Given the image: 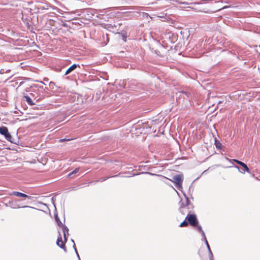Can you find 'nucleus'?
Here are the masks:
<instances>
[{"mask_svg":"<svg viewBox=\"0 0 260 260\" xmlns=\"http://www.w3.org/2000/svg\"><path fill=\"white\" fill-rule=\"evenodd\" d=\"M183 196H184L185 200V201H183L181 199L179 202V211L183 215H185L186 214L189 215L192 212L194 206L190 202L185 192H183Z\"/></svg>","mask_w":260,"mask_h":260,"instance_id":"1","label":"nucleus"},{"mask_svg":"<svg viewBox=\"0 0 260 260\" xmlns=\"http://www.w3.org/2000/svg\"><path fill=\"white\" fill-rule=\"evenodd\" d=\"M178 38L177 33L172 31L165 32L161 36V40L162 43L168 44V43L174 44Z\"/></svg>","mask_w":260,"mask_h":260,"instance_id":"2","label":"nucleus"},{"mask_svg":"<svg viewBox=\"0 0 260 260\" xmlns=\"http://www.w3.org/2000/svg\"><path fill=\"white\" fill-rule=\"evenodd\" d=\"M0 134L4 136L5 139L10 142L13 144L17 143V140L12 137L7 127L5 126L0 127Z\"/></svg>","mask_w":260,"mask_h":260,"instance_id":"3","label":"nucleus"},{"mask_svg":"<svg viewBox=\"0 0 260 260\" xmlns=\"http://www.w3.org/2000/svg\"><path fill=\"white\" fill-rule=\"evenodd\" d=\"M183 181V175L182 174H179L176 175H175L173 177L172 181L174 183L175 186L176 187L177 189L181 190V192L183 193V191L182 189V182Z\"/></svg>","mask_w":260,"mask_h":260,"instance_id":"4","label":"nucleus"},{"mask_svg":"<svg viewBox=\"0 0 260 260\" xmlns=\"http://www.w3.org/2000/svg\"><path fill=\"white\" fill-rule=\"evenodd\" d=\"M204 46L205 44H203V41L200 40L196 44H194L193 41L189 42L188 44L187 49L195 50L196 51H198L201 50Z\"/></svg>","mask_w":260,"mask_h":260,"instance_id":"5","label":"nucleus"},{"mask_svg":"<svg viewBox=\"0 0 260 260\" xmlns=\"http://www.w3.org/2000/svg\"><path fill=\"white\" fill-rule=\"evenodd\" d=\"M129 88L131 90H137L138 89H143L144 85L141 83H138L137 80L133 79L128 82Z\"/></svg>","mask_w":260,"mask_h":260,"instance_id":"6","label":"nucleus"},{"mask_svg":"<svg viewBox=\"0 0 260 260\" xmlns=\"http://www.w3.org/2000/svg\"><path fill=\"white\" fill-rule=\"evenodd\" d=\"M186 219H187L188 223L192 227H195V225H197L199 222L197 217L194 214L187 215Z\"/></svg>","mask_w":260,"mask_h":260,"instance_id":"7","label":"nucleus"},{"mask_svg":"<svg viewBox=\"0 0 260 260\" xmlns=\"http://www.w3.org/2000/svg\"><path fill=\"white\" fill-rule=\"evenodd\" d=\"M233 160L239 164V166H241L243 168L242 169H240L239 167L235 166V167L237 168L241 173H244L245 172H249V169L245 163L236 159H234Z\"/></svg>","mask_w":260,"mask_h":260,"instance_id":"8","label":"nucleus"},{"mask_svg":"<svg viewBox=\"0 0 260 260\" xmlns=\"http://www.w3.org/2000/svg\"><path fill=\"white\" fill-rule=\"evenodd\" d=\"M233 160L239 164V166H241L243 168L242 169H240L239 167L235 166V167L237 168L241 173H244L245 172H249V169L245 163L236 159H234Z\"/></svg>","mask_w":260,"mask_h":260,"instance_id":"9","label":"nucleus"},{"mask_svg":"<svg viewBox=\"0 0 260 260\" xmlns=\"http://www.w3.org/2000/svg\"><path fill=\"white\" fill-rule=\"evenodd\" d=\"M18 201H19V200H16L15 201H11L9 202L8 203L6 204V206H9L13 209H17L19 208H31L29 206H20L17 202Z\"/></svg>","mask_w":260,"mask_h":260,"instance_id":"10","label":"nucleus"},{"mask_svg":"<svg viewBox=\"0 0 260 260\" xmlns=\"http://www.w3.org/2000/svg\"><path fill=\"white\" fill-rule=\"evenodd\" d=\"M65 241L63 242L62 240V238L60 234L59 233V236L58 237L56 241V244L58 246H59L61 249H63L65 251H66V248L65 246Z\"/></svg>","mask_w":260,"mask_h":260,"instance_id":"11","label":"nucleus"},{"mask_svg":"<svg viewBox=\"0 0 260 260\" xmlns=\"http://www.w3.org/2000/svg\"><path fill=\"white\" fill-rule=\"evenodd\" d=\"M11 195L15 196H16V197H19L27 198L28 199H31V198H32L31 196H28V195H27V194H26L25 193H22V192H18V191H13L11 193Z\"/></svg>","mask_w":260,"mask_h":260,"instance_id":"12","label":"nucleus"},{"mask_svg":"<svg viewBox=\"0 0 260 260\" xmlns=\"http://www.w3.org/2000/svg\"><path fill=\"white\" fill-rule=\"evenodd\" d=\"M80 67L79 64H77L76 63L73 64L72 66H71L68 69V70L66 71L64 75H67L71 73L72 71L75 70L77 67Z\"/></svg>","mask_w":260,"mask_h":260,"instance_id":"13","label":"nucleus"},{"mask_svg":"<svg viewBox=\"0 0 260 260\" xmlns=\"http://www.w3.org/2000/svg\"><path fill=\"white\" fill-rule=\"evenodd\" d=\"M24 98L25 99L26 102L27 104L30 106H33L35 104L33 102L31 99L28 95H24Z\"/></svg>","mask_w":260,"mask_h":260,"instance_id":"14","label":"nucleus"},{"mask_svg":"<svg viewBox=\"0 0 260 260\" xmlns=\"http://www.w3.org/2000/svg\"><path fill=\"white\" fill-rule=\"evenodd\" d=\"M214 145L217 149H221L222 148L221 143L218 141L216 138L214 139Z\"/></svg>","mask_w":260,"mask_h":260,"instance_id":"15","label":"nucleus"},{"mask_svg":"<svg viewBox=\"0 0 260 260\" xmlns=\"http://www.w3.org/2000/svg\"><path fill=\"white\" fill-rule=\"evenodd\" d=\"M54 217H55V221L56 222L57 225L59 226H62L63 224L61 222V221L60 220L57 213L54 214Z\"/></svg>","mask_w":260,"mask_h":260,"instance_id":"16","label":"nucleus"},{"mask_svg":"<svg viewBox=\"0 0 260 260\" xmlns=\"http://www.w3.org/2000/svg\"><path fill=\"white\" fill-rule=\"evenodd\" d=\"M181 93L182 94H184L186 96V98L187 99H191L192 98L191 94L189 92L186 91H182L181 92Z\"/></svg>","mask_w":260,"mask_h":260,"instance_id":"17","label":"nucleus"},{"mask_svg":"<svg viewBox=\"0 0 260 260\" xmlns=\"http://www.w3.org/2000/svg\"><path fill=\"white\" fill-rule=\"evenodd\" d=\"M137 9H138V8L137 7H124L121 10H127L128 11H131V10H137Z\"/></svg>","mask_w":260,"mask_h":260,"instance_id":"18","label":"nucleus"},{"mask_svg":"<svg viewBox=\"0 0 260 260\" xmlns=\"http://www.w3.org/2000/svg\"><path fill=\"white\" fill-rule=\"evenodd\" d=\"M11 72V69L7 68H3L0 70V74H4L5 73H8Z\"/></svg>","mask_w":260,"mask_h":260,"instance_id":"19","label":"nucleus"},{"mask_svg":"<svg viewBox=\"0 0 260 260\" xmlns=\"http://www.w3.org/2000/svg\"><path fill=\"white\" fill-rule=\"evenodd\" d=\"M188 224L189 223H188V221L185 218V220L180 224L179 226L180 227H186L188 225Z\"/></svg>","mask_w":260,"mask_h":260,"instance_id":"20","label":"nucleus"},{"mask_svg":"<svg viewBox=\"0 0 260 260\" xmlns=\"http://www.w3.org/2000/svg\"><path fill=\"white\" fill-rule=\"evenodd\" d=\"M60 227L62 229L63 233H67L68 235H69V229L68 227L63 224Z\"/></svg>","mask_w":260,"mask_h":260,"instance_id":"21","label":"nucleus"},{"mask_svg":"<svg viewBox=\"0 0 260 260\" xmlns=\"http://www.w3.org/2000/svg\"><path fill=\"white\" fill-rule=\"evenodd\" d=\"M209 253V258H213V254L212 253V252L211 250L210 246H208L207 247Z\"/></svg>","mask_w":260,"mask_h":260,"instance_id":"22","label":"nucleus"},{"mask_svg":"<svg viewBox=\"0 0 260 260\" xmlns=\"http://www.w3.org/2000/svg\"><path fill=\"white\" fill-rule=\"evenodd\" d=\"M194 228L196 229L197 231H198V232L201 233L202 231H203V230H202V226H201V225L199 224V223L197 224V225H195V227H194Z\"/></svg>","mask_w":260,"mask_h":260,"instance_id":"23","label":"nucleus"},{"mask_svg":"<svg viewBox=\"0 0 260 260\" xmlns=\"http://www.w3.org/2000/svg\"><path fill=\"white\" fill-rule=\"evenodd\" d=\"M79 171V168H76L74 171L69 173L68 175V177H70L71 175L78 173Z\"/></svg>","mask_w":260,"mask_h":260,"instance_id":"24","label":"nucleus"},{"mask_svg":"<svg viewBox=\"0 0 260 260\" xmlns=\"http://www.w3.org/2000/svg\"><path fill=\"white\" fill-rule=\"evenodd\" d=\"M172 1L176 2V3H178L179 4H182V5H188V3L187 2H179L178 0H172Z\"/></svg>","mask_w":260,"mask_h":260,"instance_id":"25","label":"nucleus"},{"mask_svg":"<svg viewBox=\"0 0 260 260\" xmlns=\"http://www.w3.org/2000/svg\"><path fill=\"white\" fill-rule=\"evenodd\" d=\"M116 176H117V175H115V176H112V177H105V178H102L99 181H100V182H103V181H105V180H106L107 179H108L109 178L114 177H116Z\"/></svg>","mask_w":260,"mask_h":260,"instance_id":"26","label":"nucleus"},{"mask_svg":"<svg viewBox=\"0 0 260 260\" xmlns=\"http://www.w3.org/2000/svg\"><path fill=\"white\" fill-rule=\"evenodd\" d=\"M201 233V235L202 236V240H206V235H205V232H204V231H202Z\"/></svg>","mask_w":260,"mask_h":260,"instance_id":"27","label":"nucleus"},{"mask_svg":"<svg viewBox=\"0 0 260 260\" xmlns=\"http://www.w3.org/2000/svg\"><path fill=\"white\" fill-rule=\"evenodd\" d=\"M86 11L88 15H89L88 13H90L91 15H94V13H92V12H93L94 10H90V9H87Z\"/></svg>","mask_w":260,"mask_h":260,"instance_id":"28","label":"nucleus"},{"mask_svg":"<svg viewBox=\"0 0 260 260\" xmlns=\"http://www.w3.org/2000/svg\"><path fill=\"white\" fill-rule=\"evenodd\" d=\"M69 235H68L67 233H63V237H64V240L65 242H66L67 241V237Z\"/></svg>","mask_w":260,"mask_h":260,"instance_id":"29","label":"nucleus"},{"mask_svg":"<svg viewBox=\"0 0 260 260\" xmlns=\"http://www.w3.org/2000/svg\"><path fill=\"white\" fill-rule=\"evenodd\" d=\"M70 139H61L59 140V142H64V141H69Z\"/></svg>","mask_w":260,"mask_h":260,"instance_id":"30","label":"nucleus"},{"mask_svg":"<svg viewBox=\"0 0 260 260\" xmlns=\"http://www.w3.org/2000/svg\"><path fill=\"white\" fill-rule=\"evenodd\" d=\"M203 241H204L205 242V244H206V245L207 247L208 246H210V245H209V243H208V241H207V238H206V240H203Z\"/></svg>","mask_w":260,"mask_h":260,"instance_id":"31","label":"nucleus"},{"mask_svg":"<svg viewBox=\"0 0 260 260\" xmlns=\"http://www.w3.org/2000/svg\"><path fill=\"white\" fill-rule=\"evenodd\" d=\"M203 241H204L205 242V244H206V245L207 247L208 246H210V245H209V243H208V241H207V238H206V240H203Z\"/></svg>","mask_w":260,"mask_h":260,"instance_id":"32","label":"nucleus"},{"mask_svg":"<svg viewBox=\"0 0 260 260\" xmlns=\"http://www.w3.org/2000/svg\"><path fill=\"white\" fill-rule=\"evenodd\" d=\"M122 40H123L124 42H126V36H125V35H122Z\"/></svg>","mask_w":260,"mask_h":260,"instance_id":"33","label":"nucleus"},{"mask_svg":"<svg viewBox=\"0 0 260 260\" xmlns=\"http://www.w3.org/2000/svg\"><path fill=\"white\" fill-rule=\"evenodd\" d=\"M141 174H150V175H155V174H152L151 173H149V172H141Z\"/></svg>","mask_w":260,"mask_h":260,"instance_id":"34","label":"nucleus"},{"mask_svg":"<svg viewBox=\"0 0 260 260\" xmlns=\"http://www.w3.org/2000/svg\"><path fill=\"white\" fill-rule=\"evenodd\" d=\"M75 252H76V255H77V256L78 257V259H79V260H81L80 257V256H79V253H78V251H76Z\"/></svg>","mask_w":260,"mask_h":260,"instance_id":"35","label":"nucleus"},{"mask_svg":"<svg viewBox=\"0 0 260 260\" xmlns=\"http://www.w3.org/2000/svg\"><path fill=\"white\" fill-rule=\"evenodd\" d=\"M73 248H74V250H75V252H76V251H77V248H76V245H75V243L73 244Z\"/></svg>","mask_w":260,"mask_h":260,"instance_id":"36","label":"nucleus"},{"mask_svg":"<svg viewBox=\"0 0 260 260\" xmlns=\"http://www.w3.org/2000/svg\"><path fill=\"white\" fill-rule=\"evenodd\" d=\"M199 254H200V257H201V258H202V260H207V259H204V257H203V256L201 255L200 252H199Z\"/></svg>","mask_w":260,"mask_h":260,"instance_id":"37","label":"nucleus"},{"mask_svg":"<svg viewBox=\"0 0 260 260\" xmlns=\"http://www.w3.org/2000/svg\"><path fill=\"white\" fill-rule=\"evenodd\" d=\"M12 76H13V75H11V76H10L7 77V80L9 79H10L11 77H12Z\"/></svg>","mask_w":260,"mask_h":260,"instance_id":"38","label":"nucleus"},{"mask_svg":"<svg viewBox=\"0 0 260 260\" xmlns=\"http://www.w3.org/2000/svg\"><path fill=\"white\" fill-rule=\"evenodd\" d=\"M51 84H54V83L53 82H50V84H49V86H51Z\"/></svg>","mask_w":260,"mask_h":260,"instance_id":"39","label":"nucleus"},{"mask_svg":"<svg viewBox=\"0 0 260 260\" xmlns=\"http://www.w3.org/2000/svg\"><path fill=\"white\" fill-rule=\"evenodd\" d=\"M176 192H177V194L179 196H180V195H179V193L177 191H176Z\"/></svg>","mask_w":260,"mask_h":260,"instance_id":"40","label":"nucleus"},{"mask_svg":"<svg viewBox=\"0 0 260 260\" xmlns=\"http://www.w3.org/2000/svg\"><path fill=\"white\" fill-rule=\"evenodd\" d=\"M71 241H72V242L74 244L75 243V242H74V240L72 239V240H71Z\"/></svg>","mask_w":260,"mask_h":260,"instance_id":"41","label":"nucleus"},{"mask_svg":"<svg viewBox=\"0 0 260 260\" xmlns=\"http://www.w3.org/2000/svg\"><path fill=\"white\" fill-rule=\"evenodd\" d=\"M226 159L229 161H231L228 158H226Z\"/></svg>","mask_w":260,"mask_h":260,"instance_id":"42","label":"nucleus"},{"mask_svg":"<svg viewBox=\"0 0 260 260\" xmlns=\"http://www.w3.org/2000/svg\"><path fill=\"white\" fill-rule=\"evenodd\" d=\"M210 260H213V258H209Z\"/></svg>","mask_w":260,"mask_h":260,"instance_id":"43","label":"nucleus"},{"mask_svg":"<svg viewBox=\"0 0 260 260\" xmlns=\"http://www.w3.org/2000/svg\"><path fill=\"white\" fill-rule=\"evenodd\" d=\"M199 178H200V177H197V178L196 179V180H197L198 179H199Z\"/></svg>","mask_w":260,"mask_h":260,"instance_id":"44","label":"nucleus"}]
</instances>
